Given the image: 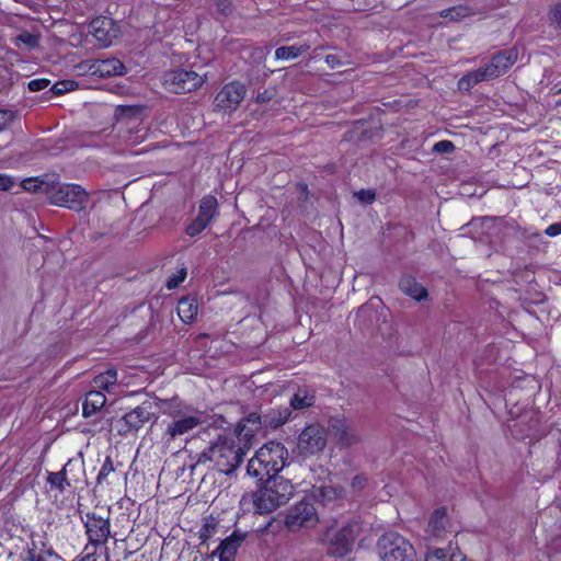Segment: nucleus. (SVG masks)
Wrapping results in <instances>:
<instances>
[{
	"label": "nucleus",
	"mask_w": 561,
	"mask_h": 561,
	"mask_svg": "<svg viewBox=\"0 0 561 561\" xmlns=\"http://www.w3.org/2000/svg\"><path fill=\"white\" fill-rule=\"evenodd\" d=\"M21 186L26 192L44 194L53 205L77 213L85 209L89 202L88 193L79 184L48 182L35 178L23 180Z\"/></svg>",
	"instance_id": "f257e3e1"
},
{
	"label": "nucleus",
	"mask_w": 561,
	"mask_h": 561,
	"mask_svg": "<svg viewBox=\"0 0 561 561\" xmlns=\"http://www.w3.org/2000/svg\"><path fill=\"white\" fill-rule=\"evenodd\" d=\"M251 448L248 440H239L237 435L219 436L208 448L203 450L199 461H211L216 469L225 474L232 473L243 461V457Z\"/></svg>",
	"instance_id": "f03ea898"
},
{
	"label": "nucleus",
	"mask_w": 561,
	"mask_h": 561,
	"mask_svg": "<svg viewBox=\"0 0 561 561\" xmlns=\"http://www.w3.org/2000/svg\"><path fill=\"white\" fill-rule=\"evenodd\" d=\"M256 492L252 494L254 512L256 514H270L287 503L293 494L294 486L289 480L283 477L268 476Z\"/></svg>",
	"instance_id": "7ed1b4c3"
},
{
	"label": "nucleus",
	"mask_w": 561,
	"mask_h": 561,
	"mask_svg": "<svg viewBox=\"0 0 561 561\" xmlns=\"http://www.w3.org/2000/svg\"><path fill=\"white\" fill-rule=\"evenodd\" d=\"M288 451L279 442L264 444L249 460L247 472L257 481H263L268 476L278 474L286 466Z\"/></svg>",
	"instance_id": "20e7f679"
},
{
	"label": "nucleus",
	"mask_w": 561,
	"mask_h": 561,
	"mask_svg": "<svg viewBox=\"0 0 561 561\" xmlns=\"http://www.w3.org/2000/svg\"><path fill=\"white\" fill-rule=\"evenodd\" d=\"M381 561H416L413 546L399 533H385L377 543Z\"/></svg>",
	"instance_id": "39448f33"
},
{
	"label": "nucleus",
	"mask_w": 561,
	"mask_h": 561,
	"mask_svg": "<svg viewBox=\"0 0 561 561\" xmlns=\"http://www.w3.org/2000/svg\"><path fill=\"white\" fill-rule=\"evenodd\" d=\"M284 523L290 531L316 527L319 523V515L314 506V499L306 496L291 505L286 511Z\"/></svg>",
	"instance_id": "423d86ee"
},
{
	"label": "nucleus",
	"mask_w": 561,
	"mask_h": 561,
	"mask_svg": "<svg viewBox=\"0 0 561 561\" xmlns=\"http://www.w3.org/2000/svg\"><path fill=\"white\" fill-rule=\"evenodd\" d=\"M327 440L328 433L324 426L320 424H309L298 435V455L304 458L316 456L324 449Z\"/></svg>",
	"instance_id": "0eeeda50"
},
{
	"label": "nucleus",
	"mask_w": 561,
	"mask_h": 561,
	"mask_svg": "<svg viewBox=\"0 0 561 561\" xmlns=\"http://www.w3.org/2000/svg\"><path fill=\"white\" fill-rule=\"evenodd\" d=\"M204 83V79L194 70L174 69L163 76L164 88L172 93L182 94L197 90Z\"/></svg>",
	"instance_id": "6e6552de"
},
{
	"label": "nucleus",
	"mask_w": 561,
	"mask_h": 561,
	"mask_svg": "<svg viewBox=\"0 0 561 561\" xmlns=\"http://www.w3.org/2000/svg\"><path fill=\"white\" fill-rule=\"evenodd\" d=\"M88 543L93 547L105 546L111 537L110 517H103L95 512H89L83 522Z\"/></svg>",
	"instance_id": "1a4fd4ad"
},
{
	"label": "nucleus",
	"mask_w": 561,
	"mask_h": 561,
	"mask_svg": "<svg viewBox=\"0 0 561 561\" xmlns=\"http://www.w3.org/2000/svg\"><path fill=\"white\" fill-rule=\"evenodd\" d=\"M89 33L102 48L110 47L121 35L118 23L108 16H96L89 24Z\"/></svg>",
	"instance_id": "9d476101"
},
{
	"label": "nucleus",
	"mask_w": 561,
	"mask_h": 561,
	"mask_svg": "<svg viewBox=\"0 0 561 561\" xmlns=\"http://www.w3.org/2000/svg\"><path fill=\"white\" fill-rule=\"evenodd\" d=\"M247 93V88L240 81L233 80L226 83L214 99V104L219 111H234Z\"/></svg>",
	"instance_id": "9b49d317"
},
{
	"label": "nucleus",
	"mask_w": 561,
	"mask_h": 561,
	"mask_svg": "<svg viewBox=\"0 0 561 561\" xmlns=\"http://www.w3.org/2000/svg\"><path fill=\"white\" fill-rule=\"evenodd\" d=\"M328 553L339 558L345 557L351 552L356 540L354 527L352 525H345L334 530L332 534H328Z\"/></svg>",
	"instance_id": "f8f14e48"
},
{
	"label": "nucleus",
	"mask_w": 561,
	"mask_h": 561,
	"mask_svg": "<svg viewBox=\"0 0 561 561\" xmlns=\"http://www.w3.org/2000/svg\"><path fill=\"white\" fill-rule=\"evenodd\" d=\"M23 554L24 561H65L47 540H35L33 535Z\"/></svg>",
	"instance_id": "ddd939ff"
},
{
	"label": "nucleus",
	"mask_w": 561,
	"mask_h": 561,
	"mask_svg": "<svg viewBox=\"0 0 561 561\" xmlns=\"http://www.w3.org/2000/svg\"><path fill=\"white\" fill-rule=\"evenodd\" d=\"M168 414L173 421L168 424L165 434L172 439L193 431L202 423L199 415H184L180 409L171 410Z\"/></svg>",
	"instance_id": "4468645a"
},
{
	"label": "nucleus",
	"mask_w": 561,
	"mask_h": 561,
	"mask_svg": "<svg viewBox=\"0 0 561 561\" xmlns=\"http://www.w3.org/2000/svg\"><path fill=\"white\" fill-rule=\"evenodd\" d=\"M151 419V412L149 407L138 405L129 412L125 413L119 420L118 432L122 435H127L133 432L140 430L145 423Z\"/></svg>",
	"instance_id": "2eb2a0df"
},
{
	"label": "nucleus",
	"mask_w": 561,
	"mask_h": 561,
	"mask_svg": "<svg viewBox=\"0 0 561 561\" xmlns=\"http://www.w3.org/2000/svg\"><path fill=\"white\" fill-rule=\"evenodd\" d=\"M245 538L247 533L236 529L220 541L214 553L218 554L219 561H236L238 550Z\"/></svg>",
	"instance_id": "dca6fc26"
},
{
	"label": "nucleus",
	"mask_w": 561,
	"mask_h": 561,
	"mask_svg": "<svg viewBox=\"0 0 561 561\" xmlns=\"http://www.w3.org/2000/svg\"><path fill=\"white\" fill-rule=\"evenodd\" d=\"M517 51L514 49H503L494 54L485 66L491 77L494 79L506 73V71L516 62Z\"/></svg>",
	"instance_id": "f3484780"
},
{
	"label": "nucleus",
	"mask_w": 561,
	"mask_h": 561,
	"mask_svg": "<svg viewBox=\"0 0 561 561\" xmlns=\"http://www.w3.org/2000/svg\"><path fill=\"white\" fill-rule=\"evenodd\" d=\"M88 71L99 78H110L123 75L125 72V66L117 58L94 59L88 65Z\"/></svg>",
	"instance_id": "a211bd4d"
},
{
	"label": "nucleus",
	"mask_w": 561,
	"mask_h": 561,
	"mask_svg": "<svg viewBox=\"0 0 561 561\" xmlns=\"http://www.w3.org/2000/svg\"><path fill=\"white\" fill-rule=\"evenodd\" d=\"M261 425L262 423L260 414L252 412L240 420V422L237 424L234 434L239 440L249 439V445L252 447L253 439L256 433L261 430Z\"/></svg>",
	"instance_id": "6ab92c4d"
},
{
	"label": "nucleus",
	"mask_w": 561,
	"mask_h": 561,
	"mask_svg": "<svg viewBox=\"0 0 561 561\" xmlns=\"http://www.w3.org/2000/svg\"><path fill=\"white\" fill-rule=\"evenodd\" d=\"M330 427L336 443L342 447H350L358 438L344 419L334 417L330 420Z\"/></svg>",
	"instance_id": "aec40b11"
},
{
	"label": "nucleus",
	"mask_w": 561,
	"mask_h": 561,
	"mask_svg": "<svg viewBox=\"0 0 561 561\" xmlns=\"http://www.w3.org/2000/svg\"><path fill=\"white\" fill-rule=\"evenodd\" d=\"M493 80L485 67L465 73L458 80V89L463 92H470L471 89L480 82Z\"/></svg>",
	"instance_id": "412c9836"
},
{
	"label": "nucleus",
	"mask_w": 561,
	"mask_h": 561,
	"mask_svg": "<svg viewBox=\"0 0 561 561\" xmlns=\"http://www.w3.org/2000/svg\"><path fill=\"white\" fill-rule=\"evenodd\" d=\"M178 316L182 322L190 324L195 321L198 313V300L194 296L182 297L176 306Z\"/></svg>",
	"instance_id": "4be33fe9"
},
{
	"label": "nucleus",
	"mask_w": 561,
	"mask_h": 561,
	"mask_svg": "<svg viewBox=\"0 0 561 561\" xmlns=\"http://www.w3.org/2000/svg\"><path fill=\"white\" fill-rule=\"evenodd\" d=\"M106 403V397L102 391H88L82 404V415L89 417L100 411Z\"/></svg>",
	"instance_id": "5701e85b"
},
{
	"label": "nucleus",
	"mask_w": 561,
	"mask_h": 561,
	"mask_svg": "<svg viewBox=\"0 0 561 561\" xmlns=\"http://www.w3.org/2000/svg\"><path fill=\"white\" fill-rule=\"evenodd\" d=\"M218 214L219 204L217 198L211 194L203 196L199 201L197 216L210 224L213 219L218 216Z\"/></svg>",
	"instance_id": "b1692460"
},
{
	"label": "nucleus",
	"mask_w": 561,
	"mask_h": 561,
	"mask_svg": "<svg viewBox=\"0 0 561 561\" xmlns=\"http://www.w3.org/2000/svg\"><path fill=\"white\" fill-rule=\"evenodd\" d=\"M447 519V511L445 507L435 510L431 516L426 527V534L431 537L438 538L445 530Z\"/></svg>",
	"instance_id": "393cba45"
},
{
	"label": "nucleus",
	"mask_w": 561,
	"mask_h": 561,
	"mask_svg": "<svg viewBox=\"0 0 561 561\" xmlns=\"http://www.w3.org/2000/svg\"><path fill=\"white\" fill-rule=\"evenodd\" d=\"M399 286L402 291H404L405 294H408L410 297L417 301L427 297L426 288L423 285L419 284L412 276H402L399 282Z\"/></svg>",
	"instance_id": "a878e982"
},
{
	"label": "nucleus",
	"mask_w": 561,
	"mask_h": 561,
	"mask_svg": "<svg viewBox=\"0 0 561 561\" xmlns=\"http://www.w3.org/2000/svg\"><path fill=\"white\" fill-rule=\"evenodd\" d=\"M65 466L61 470L57 472H48L47 482L49 483L51 489H56L59 492L66 491L67 488L71 486L68 478L67 470Z\"/></svg>",
	"instance_id": "bb28decb"
},
{
	"label": "nucleus",
	"mask_w": 561,
	"mask_h": 561,
	"mask_svg": "<svg viewBox=\"0 0 561 561\" xmlns=\"http://www.w3.org/2000/svg\"><path fill=\"white\" fill-rule=\"evenodd\" d=\"M471 15V9L468 5L458 4L444 9L439 12V16L449 21L458 22L463 18Z\"/></svg>",
	"instance_id": "cd10ccee"
},
{
	"label": "nucleus",
	"mask_w": 561,
	"mask_h": 561,
	"mask_svg": "<svg viewBox=\"0 0 561 561\" xmlns=\"http://www.w3.org/2000/svg\"><path fill=\"white\" fill-rule=\"evenodd\" d=\"M308 49V46H282L276 48L275 58L282 60H290L298 58Z\"/></svg>",
	"instance_id": "c85d7f7f"
},
{
	"label": "nucleus",
	"mask_w": 561,
	"mask_h": 561,
	"mask_svg": "<svg viewBox=\"0 0 561 561\" xmlns=\"http://www.w3.org/2000/svg\"><path fill=\"white\" fill-rule=\"evenodd\" d=\"M512 436L517 440H525L531 436L533 427L524 420L508 424Z\"/></svg>",
	"instance_id": "c756f323"
},
{
	"label": "nucleus",
	"mask_w": 561,
	"mask_h": 561,
	"mask_svg": "<svg viewBox=\"0 0 561 561\" xmlns=\"http://www.w3.org/2000/svg\"><path fill=\"white\" fill-rule=\"evenodd\" d=\"M117 382V371L113 368H110L94 378V383L101 390H110L112 386H115Z\"/></svg>",
	"instance_id": "7c9ffc66"
},
{
	"label": "nucleus",
	"mask_w": 561,
	"mask_h": 561,
	"mask_svg": "<svg viewBox=\"0 0 561 561\" xmlns=\"http://www.w3.org/2000/svg\"><path fill=\"white\" fill-rule=\"evenodd\" d=\"M13 44L15 47H26L27 49H34L39 45L38 35L32 34L27 31H23L15 36L13 39Z\"/></svg>",
	"instance_id": "2f4dec72"
},
{
	"label": "nucleus",
	"mask_w": 561,
	"mask_h": 561,
	"mask_svg": "<svg viewBox=\"0 0 561 561\" xmlns=\"http://www.w3.org/2000/svg\"><path fill=\"white\" fill-rule=\"evenodd\" d=\"M217 522L213 517L205 519L197 531V537L202 545L206 543L216 533Z\"/></svg>",
	"instance_id": "473e14b6"
},
{
	"label": "nucleus",
	"mask_w": 561,
	"mask_h": 561,
	"mask_svg": "<svg viewBox=\"0 0 561 561\" xmlns=\"http://www.w3.org/2000/svg\"><path fill=\"white\" fill-rule=\"evenodd\" d=\"M314 403V397L307 393L301 394L300 392L295 393L290 399V407L294 410H302L312 407Z\"/></svg>",
	"instance_id": "72a5a7b5"
},
{
	"label": "nucleus",
	"mask_w": 561,
	"mask_h": 561,
	"mask_svg": "<svg viewBox=\"0 0 561 561\" xmlns=\"http://www.w3.org/2000/svg\"><path fill=\"white\" fill-rule=\"evenodd\" d=\"M210 224L201 219L198 216L191 220L185 227V233L190 237H196L201 234Z\"/></svg>",
	"instance_id": "f704fd0d"
},
{
	"label": "nucleus",
	"mask_w": 561,
	"mask_h": 561,
	"mask_svg": "<svg viewBox=\"0 0 561 561\" xmlns=\"http://www.w3.org/2000/svg\"><path fill=\"white\" fill-rule=\"evenodd\" d=\"M216 11L222 16H230L233 14L236 7L233 0H214Z\"/></svg>",
	"instance_id": "c9c22d12"
},
{
	"label": "nucleus",
	"mask_w": 561,
	"mask_h": 561,
	"mask_svg": "<svg viewBox=\"0 0 561 561\" xmlns=\"http://www.w3.org/2000/svg\"><path fill=\"white\" fill-rule=\"evenodd\" d=\"M187 272L186 268L183 267L180 271H178L175 274H172L165 283V286L168 289H174L180 286L181 283L184 282L186 278Z\"/></svg>",
	"instance_id": "e433bc0d"
},
{
	"label": "nucleus",
	"mask_w": 561,
	"mask_h": 561,
	"mask_svg": "<svg viewBox=\"0 0 561 561\" xmlns=\"http://www.w3.org/2000/svg\"><path fill=\"white\" fill-rule=\"evenodd\" d=\"M114 471V465L111 459V457H106L104 462L101 466V469L96 476V482L101 484L103 481H105L110 473Z\"/></svg>",
	"instance_id": "4c0bfd02"
},
{
	"label": "nucleus",
	"mask_w": 561,
	"mask_h": 561,
	"mask_svg": "<svg viewBox=\"0 0 561 561\" xmlns=\"http://www.w3.org/2000/svg\"><path fill=\"white\" fill-rule=\"evenodd\" d=\"M455 149H456V147L453 141L444 139V140H439V141L435 142L432 148V151L434 153L443 154V153H453L455 151Z\"/></svg>",
	"instance_id": "58836bf2"
},
{
	"label": "nucleus",
	"mask_w": 561,
	"mask_h": 561,
	"mask_svg": "<svg viewBox=\"0 0 561 561\" xmlns=\"http://www.w3.org/2000/svg\"><path fill=\"white\" fill-rule=\"evenodd\" d=\"M550 24L556 28H561V2L552 5L548 12Z\"/></svg>",
	"instance_id": "ea45409f"
},
{
	"label": "nucleus",
	"mask_w": 561,
	"mask_h": 561,
	"mask_svg": "<svg viewBox=\"0 0 561 561\" xmlns=\"http://www.w3.org/2000/svg\"><path fill=\"white\" fill-rule=\"evenodd\" d=\"M16 114L12 110H0V131L8 128L15 119Z\"/></svg>",
	"instance_id": "a19ab883"
},
{
	"label": "nucleus",
	"mask_w": 561,
	"mask_h": 561,
	"mask_svg": "<svg viewBox=\"0 0 561 561\" xmlns=\"http://www.w3.org/2000/svg\"><path fill=\"white\" fill-rule=\"evenodd\" d=\"M99 547H93V545H90L87 542L84 546L82 552L78 554L79 559L81 561H96V553H98Z\"/></svg>",
	"instance_id": "79ce46f5"
},
{
	"label": "nucleus",
	"mask_w": 561,
	"mask_h": 561,
	"mask_svg": "<svg viewBox=\"0 0 561 561\" xmlns=\"http://www.w3.org/2000/svg\"><path fill=\"white\" fill-rule=\"evenodd\" d=\"M49 84H50L49 79L38 78V79L31 80L28 82L27 87H28L30 91L38 92V91L46 89Z\"/></svg>",
	"instance_id": "37998d69"
},
{
	"label": "nucleus",
	"mask_w": 561,
	"mask_h": 561,
	"mask_svg": "<svg viewBox=\"0 0 561 561\" xmlns=\"http://www.w3.org/2000/svg\"><path fill=\"white\" fill-rule=\"evenodd\" d=\"M448 552L445 549H435L426 554L425 561H447Z\"/></svg>",
	"instance_id": "c03bdc74"
},
{
	"label": "nucleus",
	"mask_w": 561,
	"mask_h": 561,
	"mask_svg": "<svg viewBox=\"0 0 561 561\" xmlns=\"http://www.w3.org/2000/svg\"><path fill=\"white\" fill-rule=\"evenodd\" d=\"M355 195L358 197V199L360 202H363L365 204H370L376 198V193L373 190H364V188H362L358 192H356Z\"/></svg>",
	"instance_id": "a18cd8bd"
},
{
	"label": "nucleus",
	"mask_w": 561,
	"mask_h": 561,
	"mask_svg": "<svg viewBox=\"0 0 561 561\" xmlns=\"http://www.w3.org/2000/svg\"><path fill=\"white\" fill-rule=\"evenodd\" d=\"M14 179L7 175L0 174V191H10L14 186Z\"/></svg>",
	"instance_id": "49530a36"
},
{
	"label": "nucleus",
	"mask_w": 561,
	"mask_h": 561,
	"mask_svg": "<svg viewBox=\"0 0 561 561\" xmlns=\"http://www.w3.org/2000/svg\"><path fill=\"white\" fill-rule=\"evenodd\" d=\"M545 234L548 237H557V236L561 234V220L549 225L545 229Z\"/></svg>",
	"instance_id": "de8ad7c7"
},
{
	"label": "nucleus",
	"mask_w": 561,
	"mask_h": 561,
	"mask_svg": "<svg viewBox=\"0 0 561 561\" xmlns=\"http://www.w3.org/2000/svg\"><path fill=\"white\" fill-rule=\"evenodd\" d=\"M324 61L332 69L342 66V61L337 55L329 54L325 56Z\"/></svg>",
	"instance_id": "09e8293b"
},
{
	"label": "nucleus",
	"mask_w": 561,
	"mask_h": 561,
	"mask_svg": "<svg viewBox=\"0 0 561 561\" xmlns=\"http://www.w3.org/2000/svg\"><path fill=\"white\" fill-rule=\"evenodd\" d=\"M449 561H472L469 559L466 554H463L461 551L453 552L449 557Z\"/></svg>",
	"instance_id": "8fccbe9b"
},
{
	"label": "nucleus",
	"mask_w": 561,
	"mask_h": 561,
	"mask_svg": "<svg viewBox=\"0 0 561 561\" xmlns=\"http://www.w3.org/2000/svg\"><path fill=\"white\" fill-rule=\"evenodd\" d=\"M289 415H290V411L288 410H285L283 413L279 412V417L277 419V421L275 422V426H280L283 424H285L288 419H289Z\"/></svg>",
	"instance_id": "3c124183"
},
{
	"label": "nucleus",
	"mask_w": 561,
	"mask_h": 561,
	"mask_svg": "<svg viewBox=\"0 0 561 561\" xmlns=\"http://www.w3.org/2000/svg\"><path fill=\"white\" fill-rule=\"evenodd\" d=\"M70 83L69 81H64V82H57L54 87H53V90L55 91L56 94H61L64 93L65 91H67L68 89L66 88V85Z\"/></svg>",
	"instance_id": "603ef678"
},
{
	"label": "nucleus",
	"mask_w": 561,
	"mask_h": 561,
	"mask_svg": "<svg viewBox=\"0 0 561 561\" xmlns=\"http://www.w3.org/2000/svg\"><path fill=\"white\" fill-rule=\"evenodd\" d=\"M265 99H262L261 95L257 96V101L261 102V101H264Z\"/></svg>",
	"instance_id": "864d4df0"
}]
</instances>
